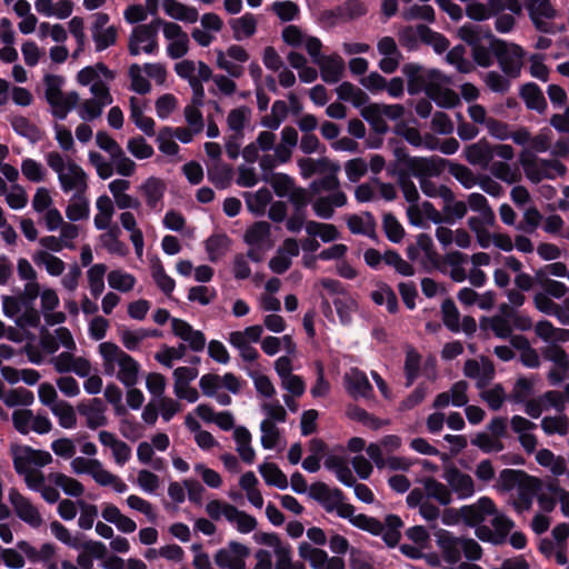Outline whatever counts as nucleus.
Listing matches in <instances>:
<instances>
[{
  "label": "nucleus",
  "instance_id": "nucleus-1",
  "mask_svg": "<svg viewBox=\"0 0 569 569\" xmlns=\"http://www.w3.org/2000/svg\"><path fill=\"white\" fill-rule=\"evenodd\" d=\"M351 525L373 536H381L389 548H395L401 539L400 529L403 527V521L398 515L391 513L385 518L383 525L377 518L359 513L351 520Z\"/></svg>",
  "mask_w": 569,
  "mask_h": 569
},
{
  "label": "nucleus",
  "instance_id": "nucleus-2",
  "mask_svg": "<svg viewBox=\"0 0 569 569\" xmlns=\"http://www.w3.org/2000/svg\"><path fill=\"white\" fill-rule=\"evenodd\" d=\"M43 82L46 100L52 108L53 117L64 120L68 113L78 104L79 94L76 91L63 94L61 87L64 83V78L62 76L46 74Z\"/></svg>",
  "mask_w": 569,
  "mask_h": 569
},
{
  "label": "nucleus",
  "instance_id": "nucleus-3",
  "mask_svg": "<svg viewBox=\"0 0 569 569\" xmlns=\"http://www.w3.org/2000/svg\"><path fill=\"white\" fill-rule=\"evenodd\" d=\"M492 54L506 77L517 79L521 74L526 50L518 43L495 40Z\"/></svg>",
  "mask_w": 569,
  "mask_h": 569
},
{
  "label": "nucleus",
  "instance_id": "nucleus-4",
  "mask_svg": "<svg viewBox=\"0 0 569 569\" xmlns=\"http://www.w3.org/2000/svg\"><path fill=\"white\" fill-rule=\"evenodd\" d=\"M520 162L528 179L533 183H539L543 179L553 180L557 176L562 177L567 173V167L557 159H541L523 152Z\"/></svg>",
  "mask_w": 569,
  "mask_h": 569
},
{
  "label": "nucleus",
  "instance_id": "nucleus-5",
  "mask_svg": "<svg viewBox=\"0 0 569 569\" xmlns=\"http://www.w3.org/2000/svg\"><path fill=\"white\" fill-rule=\"evenodd\" d=\"M48 166L58 173L61 188L64 192L73 189L87 188V174L83 169L74 162L68 163L69 174L63 172L66 164L62 156L57 151L47 154Z\"/></svg>",
  "mask_w": 569,
  "mask_h": 569
},
{
  "label": "nucleus",
  "instance_id": "nucleus-6",
  "mask_svg": "<svg viewBox=\"0 0 569 569\" xmlns=\"http://www.w3.org/2000/svg\"><path fill=\"white\" fill-rule=\"evenodd\" d=\"M482 26L465 23L458 29V37L471 48L473 62L481 68L493 64L491 46L481 44Z\"/></svg>",
  "mask_w": 569,
  "mask_h": 569
},
{
  "label": "nucleus",
  "instance_id": "nucleus-7",
  "mask_svg": "<svg viewBox=\"0 0 569 569\" xmlns=\"http://www.w3.org/2000/svg\"><path fill=\"white\" fill-rule=\"evenodd\" d=\"M401 71L407 78V90L411 96L420 93L429 82H438L443 78L440 70H426L422 66L415 62L403 64Z\"/></svg>",
  "mask_w": 569,
  "mask_h": 569
},
{
  "label": "nucleus",
  "instance_id": "nucleus-8",
  "mask_svg": "<svg viewBox=\"0 0 569 569\" xmlns=\"http://www.w3.org/2000/svg\"><path fill=\"white\" fill-rule=\"evenodd\" d=\"M12 460L13 468L18 475L27 472L29 465L37 467H44L52 461L50 452L39 449H33L30 446H12Z\"/></svg>",
  "mask_w": 569,
  "mask_h": 569
},
{
  "label": "nucleus",
  "instance_id": "nucleus-9",
  "mask_svg": "<svg viewBox=\"0 0 569 569\" xmlns=\"http://www.w3.org/2000/svg\"><path fill=\"white\" fill-rule=\"evenodd\" d=\"M449 163L448 159L439 156L432 157H413L406 171L409 172V177L413 176L420 179H427V177H438L447 168Z\"/></svg>",
  "mask_w": 569,
  "mask_h": 569
},
{
  "label": "nucleus",
  "instance_id": "nucleus-10",
  "mask_svg": "<svg viewBox=\"0 0 569 569\" xmlns=\"http://www.w3.org/2000/svg\"><path fill=\"white\" fill-rule=\"evenodd\" d=\"M9 501L13 506L17 516L32 528H39L42 518L38 509L30 502L28 498L22 496L16 488L9 491Z\"/></svg>",
  "mask_w": 569,
  "mask_h": 569
},
{
  "label": "nucleus",
  "instance_id": "nucleus-11",
  "mask_svg": "<svg viewBox=\"0 0 569 569\" xmlns=\"http://www.w3.org/2000/svg\"><path fill=\"white\" fill-rule=\"evenodd\" d=\"M496 511L493 500L489 497H481L476 503L461 507V518L466 526L477 527L486 519V516L495 515Z\"/></svg>",
  "mask_w": 569,
  "mask_h": 569
},
{
  "label": "nucleus",
  "instance_id": "nucleus-12",
  "mask_svg": "<svg viewBox=\"0 0 569 569\" xmlns=\"http://www.w3.org/2000/svg\"><path fill=\"white\" fill-rule=\"evenodd\" d=\"M309 496L321 503L327 512H332L337 503L345 500V493L340 488L330 489L329 486L322 481L313 482L309 487Z\"/></svg>",
  "mask_w": 569,
  "mask_h": 569
},
{
  "label": "nucleus",
  "instance_id": "nucleus-13",
  "mask_svg": "<svg viewBox=\"0 0 569 569\" xmlns=\"http://www.w3.org/2000/svg\"><path fill=\"white\" fill-rule=\"evenodd\" d=\"M459 499H467L475 493V482L468 473L461 472L456 466L446 467L443 476Z\"/></svg>",
  "mask_w": 569,
  "mask_h": 569
},
{
  "label": "nucleus",
  "instance_id": "nucleus-14",
  "mask_svg": "<svg viewBox=\"0 0 569 569\" xmlns=\"http://www.w3.org/2000/svg\"><path fill=\"white\" fill-rule=\"evenodd\" d=\"M437 545L442 550L445 560L450 565H456L460 558V538L455 537L450 531L439 529L436 532Z\"/></svg>",
  "mask_w": 569,
  "mask_h": 569
},
{
  "label": "nucleus",
  "instance_id": "nucleus-15",
  "mask_svg": "<svg viewBox=\"0 0 569 569\" xmlns=\"http://www.w3.org/2000/svg\"><path fill=\"white\" fill-rule=\"evenodd\" d=\"M104 410L106 406L100 398L91 399L88 405L83 402L78 405L79 413L87 417V426L92 430L107 425Z\"/></svg>",
  "mask_w": 569,
  "mask_h": 569
},
{
  "label": "nucleus",
  "instance_id": "nucleus-16",
  "mask_svg": "<svg viewBox=\"0 0 569 569\" xmlns=\"http://www.w3.org/2000/svg\"><path fill=\"white\" fill-rule=\"evenodd\" d=\"M519 96L527 109L543 113L548 107L541 88L536 82H527L520 87Z\"/></svg>",
  "mask_w": 569,
  "mask_h": 569
},
{
  "label": "nucleus",
  "instance_id": "nucleus-17",
  "mask_svg": "<svg viewBox=\"0 0 569 569\" xmlns=\"http://www.w3.org/2000/svg\"><path fill=\"white\" fill-rule=\"evenodd\" d=\"M119 371L117 378L126 386L133 387L138 381V375L140 370L139 362L126 353L123 350L119 353L118 358Z\"/></svg>",
  "mask_w": 569,
  "mask_h": 569
},
{
  "label": "nucleus",
  "instance_id": "nucleus-18",
  "mask_svg": "<svg viewBox=\"0 0 569 569\" xmlns=\"http://www.w3.org/2000/svg\"><path fill=\"white\" fill-rule=\"evenodd\" d=\"M466 159L470 164H479L487 168L493 159V148L485 138H482L478 142L466 148Z\"/></svg>",
  "mask_w": 569,
  "mask_h": 569
},
{
  "label": "nucleus",
  "instance_id": "nucleus-19",
  "mask_svg": "<svg viewBox=\"0 0 569 569\" xmlns=\"http://www.w3.org/2000/svg\"><path fill=\"white\" fill-rule=\"evenodd\" d=\"M320 68L321 79L327 83H337L342 76L345 69V62L341 57L325 56L316 62Z\"/></svg>",
  "mask_w": 569,
  "mask_h": 569
},
{
  "label": "nucleus",
  "instance_id": "nucleus-20",
  "mask_svg": "<svg viewBox=\"0 0 569 569\" xmlns=\"http://www.w3.org/2000/svg\"><path fill=\"white\" fill-rule=\"evenodd\" d=\"M162 6L164 12L176 20L194 23L199 18L198 10L194 7L183 4L178 0H163Z\"/></svg>",
  "mask_w": 569,
  "mask_h": 569
},
{
  "label": "nucleus",
  "instance_id": "nucleus-21",
  "mask_svg": "<svg viewBox=\"0 0 569 569\" xmlns=\"http://www.w3.org/2000/svg\"><path fill=\"white\" fill-rule=\"evenodd\" d=\"M167 186L164 181L157 177H149L141 186L140 190L146 197L147 206L156 209L157 204L162 200Z\"/></svg>",
  "mask_w": 569,
  "mask_h": 569
},
{
  "label": "nucleus",
  "instance_id": "nucleus-22",
  "mask_svg": "<svg viewBox=\"0 0 569 569\" xmlns=\"http://www.w3.org/2000/svg\"><path fill=\"white\" fill-rule=\"evenodd\" d=\"M367 13V7L360 0H347L342 7L336 10H327L323 17L330 20L347 17L348 19H356Z\"/></svg>",
  "mask_w": 569,
  "mask_h": 569
},
{
  "label": "nucleus",
  "instance_id": "nucleus-23",
  "mask_svg": "<svg viewBox=\"0 0 569 569\" xmlns=\"http://www.w3.org/2000/svg\"><path fill=\"white\" fill-rule=\"evenodd\" d=\"M259 472L268 486L284 490L288 488L287 476L274 462H263L259 466Z\"/></svg>",
  "mask_w": 569,
  "mask_h": 569
},
{
  "label": "nucleus",
  "instance_id": "nucleus-24",
  "mask_svg": "<svg viewBox=\"0 0 569 569\" xmlns=\"http://www.w3.org/2000/svg\"><path fill=\"white\" fill-rule=\"evenodd\" d=\"M421 366V355L411 346L406 349L405 359V377L406 387H411L416 379L419 377Z\"/></svg>",
  "mask_w": 569,
  "mask_h": 569
},
{
  "label": "nucleus",
  "instance_id": "nucleus-25",
  "mask_svg": "<svg viewBox=\"0 0 569 569\" xmlns=\"http://www.w3.org/2000/svg\"><path fill=\"white\" fill-rule=\"evenodd\" d=\"M333 306L342 326H349L352 322V315L358 310V302L349 295L333 299Z\"/></svg>",
  "mask_w": 569,
  "mask_h": 569
},
{
  "label": "nucleus",
  "instance_id": "nucleus-26",
  "mask_svg": "<svg viewBox=\"0 0 569 569\" xmlns=\"http://www.w3.org/2000/svg\"><path fill=\"white\" fill-rule=\"evenodd\" d=\"M11 127L16 133L37 142L41 139V130L23 116H16L10 120Z\"/></svg>",
  "mask_w": 569,
  "mask_h": 569
},
{
  "label": "nucleus",
  "instance_id": "nucleus-27",
  "mask_svg": "<svg viewBox=\"0 0 569 569\" xmlns=\"http://www.w3.org/2000/svg\"><path fill=\"white\" fill-rule=\"evenodd\" d=\"M49 480L56 486L60 487L63 492L71 497H80L84 492L83 485L74 478L68 477L64 473L56 472L49 475Z\"/></svg>",
  "mask_w": 569,
  "mask_h": 569
},
{
  "label": "nucleus",
  "instance_id": "nucleus-28",
  "mask_svg": "<svg viewBox=\"0 0 569 569\" xmlns=\"http://www.w3.org/2000/svg\"><path fill=\"white\" fill-rule=\"evenodd\" d=\"M230 26L233 30V38L238 41L242 39L241 32L244 37L250 38L257 31V21L252 13H244L242 17L238 19H231Z\"/></svg>",
  "mask_w": 569,
  "mask_h": 569
},
{
  "label": "nucleus",
  "instance_id": "nucleus-29",
  "mask_svg": "<svg viewBox=\"0 0 569 569\" xmlns=\"http://www.w3.org/2000/svg\"><path fill=\"white\" fill-rule=\"evenodd\" d=\"M426 495L437 500L442 506H448L452 498L450 490L435 478H426L423 481Z\"/></svg>",
  "mask_w": 569,
  "mask_h": 569
},
{
  "label": "nucleus",
  "instance_id": "nucleus-30",
  "mask_svg": "<svg viewBox=\"0 0 569 569\" xmlns=\"http://www.w3.org/2000/svg\"><path fill=\"white\" fill-rule=\"evenodd\" d=\"M348 392L353 397L369 399L373 395V387L363 372H356L348 381Z\"/></svg>",
  "mask_w": 569,
  "mask_h": 569
},
{
  "label": "nucleus",
  "instance_id": "nucleus-31",
  "mask_svg": "<svg viewBox=\"0 0 569 569\" xmlns=\"http://www.w3.org/2000/svg\"><path fill=\"white\" fill-rule=\"evenodd\" d=\"M272 201V194L267 188L259 189L254 194L246 193L248 209L256 216H262L266 208Z\"/></svg>",
  "mask_w": 569,
  "mask_h": 569
},
{
  "label": "nucleus",
  "instance_id": "nucleus-32",
  "mask_svg": "<svg viewBox=\"0 0 569 569\" xmlns=\"http://www.w3.org/2000/svg\"><path fill=\"white\" fill-rule=\"evenodd\" d=\"M541 428L548 436H566L569 432V418L562 412L559 416H547L541 420Z\"/></svg>",
  "mask_w": 569,
  "mask_h": 569
},
{
  "label": "nucleus",
  "instance_id": "nucleus-33",
  "mask_svg": "<svg viewBox=\"0 0 569 569\" xmlns=\"http://www.w3.org/2000/svg\"><path fill=\"white\" fill-rule=\"evenodd\" d=\"M263 180L272 187L274 193L280 197H287L295 188V180L287 173L277 172L271 176L266 174Z\"/></svg>",
  "mask_w": 569,
  "mask_h": 569
},
{
  "label": "nucleus",
  "instance_id": "nucleus-34",
  "mask_svg": "<svg viewBox=\"0 0 569 569\" xmlns=\"http://www.w3.org/2000/svg\"><path fill=\"white\" fill-rule=\"evenodd\" d=\"M208 178L218 189H226L233 178V169L230 164H216L208 169Z\"/></svg>",
  "mask_w": 569,
  "mask_h": 569
},
{
  "label": "nucleus",
  "instance_id": "nucleus-35",
  "mask_svg": "<svg viewBox=\"0 0 569 569\" xmlns=\"http://www.w3.org/2000/svg\"><path fill=\"white\" fill-rule=\"evenodd\" d=\"M347 416L355 421L361 422L362 425L371 428L372 430H378L382 422L379 418L375 417L372 413L368 412L366 409L356 406L349 405L347 408Z\"/></svg>",
  "mask_w": 569,
  "mask_h": 569
},
{
  "label": "nucleus",
  "instance_id": "nucleus-36",
  "mask_svg": "<svg viewBox=\"0 0 569 569\" xmlns=\"http://www.w3.org/2000/svg\"><path fill=\"white\" fill-rule=\"evenodd\" d=\"M441 313L443 325L452 332H459L460 330V313L451 298L443 300L441 305Z\"/></svg>",
  "mask_w": 569,
  "mask_h": 569
},
{
  "label": "nucleus",
  "instance_id": "nucleus-37",
  "mask_svg": "<svg viewBox=\"0 0 569 569\" xmlns=\"http://www.w3.org/2000/svg\"><path fill=\"white\" fill-rule=\"evenodd\" d=\"M99 352L103 358L104 373L111 376L114 373V363H118L121 349L113 342H102L99 345Z\"/></svg>",
  "mask_w": 569,
  "mask_h": 569
},
{
  "label": "nucleus",
  "instance_id": "nucleus-38",
  "mask_svg": "<svg viewBox=\"0 0 569 569\" xmlns=\"http://www.w3.org/2000/svg\"><path fill=\"white\" fill-rule=\"evenodd\" d=\"M51 411L59 418V425L62 428L71 429L76 426L77 416L69 402L61 400L51 407Z\"/></svg>",
  "mask_w": 569,
  "mask_h": 569
},
{
  "label": "nucleus",
  "instance_id": "nucleus-39",
  "mask_svg": "<svg viewBox=\"0 0 569 569\" xmlns=\"http://www.w3.org/2000/svg\"><path fill=\"white\" fill-rule=\"evenodd\" d=\"M270 236V224L267 221H256L244 232V242L256 246L263 242Z\"/></svg>",
  "mask_w": 569,
  "mask_h": 569
},
{
  "label": "nucleus",
  "instance_id": "nucleus-40",
  "mask_svg": "<svg viewBox=\"0 0 569 569\" xmlns=\"http://www.w3.org/2000/svg\"><path fill=\"white\" fill-rule=\"evenodd\" d=\"M34 401V395L31 390L26 388H16L11 389L6 397L3 398V402L7 407L13 408L17 406H31Z\"/></svg>",
  "mask_w": 569,
  "mask_h": 569
},
{
  "label": "nucleus",
  "instance_id": "nucleus-41",
  "mask_svg": "<svg viewBox=\"0 0 569 569\" xmlns=\"http://www.w3.org/2000/svg\"><path fill=\"white\" fill-rule=\"evenodd\" d=\"M391 174L398 176V183L403 192L405 199L411 204L417 203L420 197L415 183L410 180L409 172L399 169L397 171L392 170Z\"/></svg>",
  "mask_w": 569,
  "mask_h": 569
},
{
  "label": "nucleus",
  "instance_id": "nucleus-42",
  "mask_svg": "<svg viewBox=\"0 0 569 569\" xmlns=\"http://www.w3.org/2000/svg\"><path fill=\"white\" fill-rule=\"evenodd\" d=\"M107 271V266L103 263L93 264L88 270V281L90 286L91 295L98 298L104 290L103 277Z\"/></svg>",
  "mask_w": 569,
  "mask_h": 569
},
{
  "label": "nucleus",
  "instance_id": "nucleus-43",
  "mask_svg": "<svg viewBox=\"0 0 569 569\" xmlns=\"http://www.w3.org/2000/svg\"><path fill=\"white\" fill-rule=\"evenodd\" d=\"M447 167L450 174H452L466 189L472 188L478 182L472 170L465 164L456 163L449 160Z\"/></svg>",
  "mask_w": 569,
  "mask_h": 569
},
{
  "label": "nucleus",
  "instance_id": "nucleus-44",
  "mask_svg": "<svg viewBox=\"0 0 569 569\" xmlns=\"http://www.w3.org/2000/svg\"><path fill=\"white\" fill-rule=\"evenodd\" d=\"M152 277L159 289L168 297L172 293L176 287V281L167 274L160 260L152 267Z\"/></svg>",
  "mask_w": 569,
  "mask_h": 569
},
{
  "label": "nucleus",
  "instance_id": "nucleus-45",
  "mask_svg": "<svg viewBox=\"0 0 569 569\" xmlns=\"http://www.w3.org/2000/svg\"><path fill=\"white\" fill-rule=\"evenodd\" d=\"M136 98L130 99L131 103V118L134 122V124L143 131L147 136L152 137L154 136V120L150 117L143 116V112L139 106L136 103Z\"/></svg>",
  "mask_w": 569,
  "mask_h": 569
},
{
  "label": "nucleus",
  "instance_id": "nucleus-46",
  "mask_svg": "<svg viewBox=\"0 0 569 569\" xmlns=\"http://www.w3.org/2000/svg\"><path fill=\"white\" fill-rule=\"evenodd\" d=\"M382 228L388 240L393 243H399L405 236L403 227L390 212L383 214Z\"/></svg>",
  "mask_w": 569,
  "mask_h": 569
},
{
  "label": "nucleus",
  "instance_id": "nucleus-47",
  "mask_svg": "<svg viewBox=\"0 0 569 569\" xmlns=\"http://www.w3.org/2000/svg\"><path fill=\"white\" fill-rule=\"evenodd\" d=\"M108 283L112 289L121 292H128L133 289L136 278L127 272L120 270H112L108 274Z\"/></svg>",
  "mask_w": 569,
  "mask_h": 569
},
{
  "label": "nucleus",
  "instance_id": "nucleus-48",
  "mask_svg": "<svg viewBox=\"0 0 569 569\" xmlns=\"http://www.w3.org/2000/svg\"><path fill=\"white\" fill-rule=\"evenodd\" d=\"M34 261L38 264H44L47 272L51 276H60L64 270V262L47 251H39L34 256Z\"/></svg>",
  "mask_w": 569,
  "mask_h": 569
},
{
  "label": "nucleus",
  "instance_id": "nucleus-49",
  "mask_svg": "<svg viewBox=\"0 0 569 569\" xmlns=\"http://www.w3.org/2000/svg\"><path fill=\"white\" fill-rule=\"evenodd\" d=\"M393 143H396V147L392 150L396 161L395 163L389 164L388 171L390 174L392 170L397 171L399 169H407L411 159H413V157L408 153V150L403 144L396 139H390L389 144L391 146Z\"/></svg>",
  "mask_w": 569,
  "mask_h": 569
},
{
  "label": "nucleus",
  "instance_id": "nucleus-50",
  "mask_svg": "<svg viewBox=\"0 0 569 569\" xmlns=\"http://www.w3.org/2000/svg\"><path fill=\"white\" fill-rule=\"evenodd\" d=\"M129 77L131 80V90L139 94H147L151 90V83L141 74V68L138 63L129 67Z\"/></svg>",
  "mask_w": 569,
  "mask_h": 569
},
{
  "label": "nucleus",
  "instance_id": "nucleus-51",
  "mask_svg": "<svg viewBox=\"0 0 569 569\" xmlns=\"http://www.w3.org/2000/svg\"><path fill=\"white\" fill-rule=\"evenodd\" d=\"M173 137V128L163 127L157 137L158 148L159 150L168 156H174L179 152V146L176 141L172 140Z\"/></svg>",
  "mask_w": 569,
  "mask_h": 569
},
{
  "label": "nucleus",
  "instance_id": "nucleus-52",
  "mask_svg": "<svg viewBox=\"0 0 569 569\" xmlns=\"http://www.w3.org/2000/svg\"><path fill=\"white\" fill-rule=\"evenodd\" d=\"M117 38L118 29L114 26H110L99 32H93L92 39L96 44V51L100 52L113 46L117 42Z\"/></svg>",
  "mask_w": 569,
  "mask_h": 569
},
{
  "label": "nucleus",
  "instance_id": "nucleus-53",
  "mask_svg": "<svg viewBox=\"0 0 569 569\" xmlns=\"http://www.w3.org/2000/svg\"><path fill=\"white\" fill-rule=\"evenodd\" d=\"M261 446L264 449H273L280 438L279 429L276 423L270 420H262L260 423Z\"/></svg>",
  "mask_w": 569,
  "mask_h": 569
},
{
  "label": "nucleus",
  "instance_id": "nucleus-54",
  "mask_svg": "<svg viewBox=\"0 0 569 569\" xmlns=\"http://www.w3.org/2000/svg\"><path fill=\"white\" fill-rule=\"evenodd\" d=\"M471 445L478 447L482 452H499L503 450V443L499 439H493L486 432H479L471 439Z\"/></svg>",
  "mask_w": 569,
  "mask_h": 569
},
{
  "label": "nucleus",
  "instance_id": "nucleus-55",
  "mask_svg": "<svg viewBox=\"0 0 569 569\" xmlns=\"http://www.w3.org/2000/svg\"><path fill=\"white\" fill-rule=\"evenodd\" d=\"M119 233V228L113 227L107 233L102 234L101 238L104 240V247L110 253L126 256L128 253V247L118 239Z\"/></svg>",
  "mask_w": 569,
  "mask_h": 569
},
{
  "label": "nucleus",
  "instance_id": "nucleus-56",
  "mask_svg": "<svg viewBox=\"0 0 569 569\" xmlns=\"http://www.w3.org/2000/svg\"><path fill=\"white\" fill-rule=\"evenodd\" d=\"M127 148L137 159H148L154 152L153 148L141 136L129 139Z\"/></svg>",
  "mask_w": 569,
  "mask_h": 569
},
{
  "label": "nucleus",
  "instance_id": "nucleus-57",
  "mask_svg": "<svg viewBox=\"0 0 569 569\" xmlns=\"http://www.w3.org/2000/svg\"><path fill=\"white\" fill-rule=\"evenodd\" d=\"M526 7L529 11V16H531V9L535 12V17L553 19L557 14L550 0H527Z\"/></svg>",
  "mask_w": 569,
  "mask_h": 569
},
{
  "label": "nucleus",
  "instance_id": "nucleus-58",
  "mask_svg": "<svg viewBox=\"0 0 569 569\" xmlns=\"http://www.w3.org/2000/svg\"><path fill=\"white\" fill-rule=\"evenodd\" d=\"M272 10L280 20L288 22L297 19L299 14V7L293 1H276L272 3Z\"/></svg>",
  "mask_w": 569,
  "mask_h": 569
},
{
  "label": "nucleus",
  "instance_id": "nucleus-59",
  "mask_svg": "<svg viewBox=\"0 0 569 569\" xmlns=\"http://www.w3.org/2000/svg\"><path fill=\"white\" fill-rule=\"evenodd\" d=\"M229 238L226 234H212L206 240V250L209 259L216 262L221 256V250L227 247Z\"/></svg>",
  "mask_w": 569,
  "mask_h": 569
},
{
  "label": "nucleus",
  "instance_id": "nucleus-60",
  "mask_svg": "<svg viewBox=\"0 0 569 569\" xmlns=\"http://www.w3.org/2000/svg\"><path fill=\"white\" fill-rule=\"evenodd\" d=\"M250 113L251 110L246 106L232 109L227 118L229 128L233 131L241 132Z\"/></svg>",
  "mask_w": 569,
  "mask_h": 569
},
{
  "label": "nucleus",
  "instance_id": "nucleus-61",
  "mask_svg": "<svg viewBox=\"0 0 569 569\" xmlns=\"http://www.w3.org/2000/svg\"><path fill=\"white\" fill-rule=\"evenodd\" d=\"M543 356L546 359L552 361L560 370L569 371L568 356L560 346L552 343L545 350Z\"/></svg>",
  "mask_w": 569,
  "mask_h": 569
},
{
  "label": "nucleus",
  "instance_id": "nucleus-62",
  "mask_svg": "<svg viewBox=\"0 0 569 569\" xmlns=\"http://www.w3.org/2000/svg\"><path fill=\"white\" fill-rule=\"evenodd\" d=\"M518 493H526L530 497H537V495L543 488V481L535 476L526 472V476L521 477V481L518 483Z\"/></svg>",
  "mask_w": 569,
  "mask_h": 569
},
{
  "label": "nucleus",
  "instance_id": "nucleus-63",
  "mask_svg": "<svg viewBox=\"0 0 569 569\" xmlns=\"http://www.w3.org/2000/svg\"><path fill=\"white\" fill-rule=\"evenodd\" d=\"M22 174L32 182H40L44 178V169L41 163L31 158L22 160L21 163Z\"/></svg>",
  "mask_w": 569,
  "mask_h": 569
},
{
  "label": "nucleus",
  "instance_id": "nucleus-64",
  "mask_svg": "<svg viewBox=\"0 0 569 569\" xmlns=\"http://www.w3.org/2000/svg\"><path fill=\"white\" fill-rule=\"evenodd\" d=\"M481 398L488 403L489 408L493 411L499 410L506 398L503 387L498 383L493 388L486 390L481 393Z\"/></svg>",
  "mask_w": 569,
  "mask_h": 569
}]
</instances>
